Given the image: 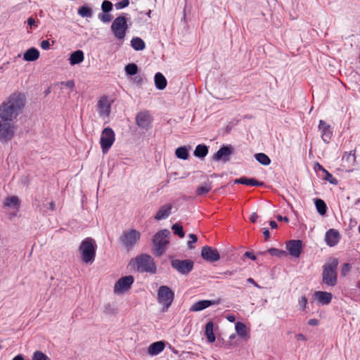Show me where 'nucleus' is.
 Returning <instances> with one entry per match:
<instances>
[{
  "instance_id": "b1692460",
  "label": "nucleus",
  "mask_w": 360,
  "mask_h": 360,
  "mask_svg": "<svg viewBox=\"0 0 360 360\" xmlns=\"http://www.w3.org/2000/svg\"><path fill=\"white\" fill-rule=\"evenodd\" d=\"M235 184H240L250 186H260L263 185V182L258 181L255 179H249L245 176L240 177L234 180Z\"/></svg>"
},
{
  "instance_id": "603ef678",
  "label": "nucleus",
  "mask_w": 360,
  "mask_h": 360,
  "mask_svg": "<svg viewBox=\"0 0 360 360\" xmlns=\"http://www.w3.org/2000/svg\"><path fill=\"white\" fill-rule=\"evenodd\" d=\"M244 257L251 259L252 260H256L257 257L252 252L247 251L244 253Z\"/></svg>"
},
{
  "instance_id": "69168bd1",
  "label": "nucleus",
  "mask_w": 360,
  "mask_h": 360,
  "mask_svg": "<svg viewBox=\"0 0 360 360\" xmlns=\"http://www.w3.org/2000/svg\"><path fill=\"white\" fill-rule=\"evenodd\" d=\"M12 360H24V357L22 354L15 356Z\"/></svg>"
},
{
  "instance_id": "4468645a",
  "label": "nucleus",
  "mask_w": 360,
  "mask_h": 360,
  "mask_svg": "<svg viewBox=\"0 0 360 360\" xmlns=\"http://www.w3.org/2000/svg\"><path fill=\"white\" fill-rule=\"evenodd\" d=\"M97 110L100 117H108L111 110V103L109 101L108 96H103L100 98L97 103Z\"/></svg>"
},
{
  "instance_id": "a878e982",
  "label": "nucleus",
  "mask_w": 360,
  "mask_h": 360,
  "mask_svg": "<svg viewBox=\"0 0 360 360\" xmlns=\"http://www.w3.org/2000/svg\"><path fill=\"white\" fill-rule=\"evenodd\" d=\"M165 349V343L162 341L155 342L151 344L148 349V352L150 355H157L160 354Z\"/></svg>"
},
{
  "instance_id": "79ce46f5",
  "label": "nucleus",
  "mask_w": 360,
  "mask_h": 360,
  "mask_svg": "<svg viewBox=\"0 0 360 360\" xmlns=\"http://www.w3.org/2000/svg\"><path fill=\"white\" fill-rule=\"evenodd\" d=\"M101 9L103 13H109L112 10V4L109 1L105 0L102 3Z\"/></svg>"
},
{
  "instance_id": "a211bd4d",
  "label": "nucleus",
  "mask_w": 360,
  "mask_h": 360,
  "mask_svg": "<svg viewBox=\"0 0 360 360\" xmlns=\"http://www.w3.org/2000/svg\"><path fill=\"white\" fill-rule=\"evenodd\" d=\"M341 238L339 231L334 229H329L325 235V241L330 247L336 245Z\"/></svg>"
},
{
  "instance_id": "5fc2aeb1",
  "label": "nucleus",
  "mask_w": 360,
  "mask_h": 360,
  "mask_svg": "<svg viewBox=\"0 0 360 360\" xmlns=\"http://www.w3.org/2000/svg\"><path fill=\"white\" fill-rule=\"evenodd\" d=\"M258 218V216L257 214V213L254 212L252 213L250 217V221L251 223H256L257 222V219Z\"/></svg>"
},
{
  "instance_id": "338daca9",
  "label": "nucleus",
  "mask_w": 360,
  "mask_h": 360,
  "mask_svg": "<svg viewBox=\"0 0 360 360\" xmlns=\"http://www.w3.org/2000/svg\"><path fill=\"white\" fill-rule=\"evenodd\" d=\"M49 208L51 210H54L55 209V204L53 202H51L49 203Z\"/></svg>"
},
{
  "instance_id": "37998d69",
  "label": "nucleus",
  "mask_w": 360,
  "mask_h": 360,
  "mask_svg": "<svg viewBox=\"0 0 360 360\" xmlns=\"http://www.w3.org/2000/svg\"><path fill=\"white\" fill-rule=\"evenodd\" d=\"M326 174V176L324 177V179L330 184L333 185H337L338 184V181L336 178H335L330 172H328L327 170L324 172Z\"/></svg>"
},
{
  "instance_id": "20e7f679",
  "label": "nucleus",
  "mask_w": 360,
  "mask_h": 360,
  "mask_svg": "<svg viewBox=\"0 0 360 360\" xmlns=\"http://www.w3.org/2000/svg\"><path fill=\"white\" fill-rule=\"evenodd\" d=\"M338 263L337 258H330L322 267V283L327 286L333 287L337 285Z\"/></svg>"
},
{
  "instance_id": "72a5a7b5",
  "label": "nucleus",
  "mask_w": 360,
  "mask_h": 360,
  "mask_svg": "<svg viewBox=\"0 0 360 360\" xmlns=\"http://www.w3.org/2000/svg\"><path fill=\"white\" fill-rule=\"evenodd\" d=\"M175 155L181 160H187L189 157L188 151L186 146H181L176 148Z\"/></svg>"
},
{
  "instance_id": "680f3d73",
  "label": "nucleus",
  "mask_w": 360,
  "mask_h": 360,
  "mask_svg": "<svg viewBox=\"0 0 360 360\" xmlns=\"http://www.w3.org/2000/svg\"><path fill=\"white\" fill-rule=\"evenodd\" d=\"M226 319L230 322H234L236 321V317L234 315H229L226 316Z\"/></svg>"
},
{
  "instance_id": "1a4fd4ad",
  "label": "nucleus",
  "mask_w": 360,
  "mask_h": 360,
  "mask_svg": "<svg viewBox=\"0 0 360 360\" xmlns=\"http://www.w3.org/2000/svg\"><path fill=\"white\" fill-rule=\"evenodd\" d=\"M111 30L117 39H123L127 30V18L122 15L117 17L111 25Z\"/></svg>"
},
{
  "instance_id": "4d7b16f0",
  "label": "nucleus",
  "mask_w": 360,
  "mask_h": 360,
  "mask_svg": "<svg viewBox=\"0 0 360 360\" xmlns=\"http://www.w3.org/2000/svg\"><path fill=\"white\" fill-rule=\"evenodd\" d=\"M295 338L297 340H302V341L307 340V338H305V336L302 333H299V334L296 335Z\"/></svg>"
},
{
  "instance_id": "13d9d810",
  "label": "nucleus",
  "mask_w": 360,
  "mask_h": 360,
  "mask_svg": "<svg viewBox=\"0 0 360 360\" xmlns=\"http://www.w3.org/2000/svg\"><path fill=\"white\" fill-rule=\"evenodd\" d=\"M263 234L264 236L265 240H267L270 237V233L268 229H265L263 231Z\"/></svg>"
},
{
  "instance_id": "864d4df0",
  "label": "nucleus",
  "mask_w": 360,
  "mask_h": 360,
  "mask_svg": "<svg viewBox=\"0 0 360 360\" xmlns=\"http://www.w3.org/2000/svg\"><path fill=\"white\" fill-rule=\"evenodd\" d=\"M63 84H64L68 88L72 89L75 86V82L72 80H69L66 82H63Z\"/></svg>"
},
{
  "instance_id": "f257e3e1",
  "label": "nucleus",
  "mask_w": 360,
  "mask_h": 360,
  "mask_svg": "<svg viewBox=\"0 0 360 360\" xmlns=\"http://www.w3.org/2000/svg\"><path fill=\"white\" fill-rule=\"evenodd\" d=\"M25 105V96L15 92L0 104V115L13 121L22 113Z\"/></svg>"
},
{
  "instance_id": "09e8293b",
  "label": "nucleus",
  "mask_w": 360,
  "mask_h": 360,
  "mask_svg": "<svg viewBox=\"0 0 360 360\" xmlns=\"http://www.w3.org/2000/svg\"><path fill=\"white\" fill-rule=\"evenodd\" d=\"M307 304V298L305 296H302L299 299V304L304 309Z\"/></svg>"
},
{
  "instance_id": "cd10ccee",
  "label": "nucleus",
  "mask_w": 360,
  "mask_h": 360,
  "mask_svg": "<svg viewBox=\"0 0 360 360\" xmlns=\"http://www.w3.org/2000/svg\"><path fill=\"white\" fill-rule=\"evenodd\" d=\"M39 57V51L35 48L28 49L23 56V58L26 61H34Z\"/></svg>"
},
{
  "instance_id": "7ed1b4c3",
  "label": "nucleus",
  "mask_w": 360,
  "mask_h": 360,
  "mask_svg": "<svg viewBox=\"0 0 360 360\" xmlns=\"http://www.w3.org/2000/svg\"><path fill=\"white\" fill-rule=\"evenodd\" d=\"M97 244L96 240L87 237L84 238L79 246V252L83 263L91 264L96 259Z\"/></svg>"
},
{
  "instance_id": "393cba45",
  "label": "nucleus",
  "mask_w": 360,
  "mask_h": 360,
  "mask_svg": "<svg viewBox=\"0 0 360 360\" xmlns=\"http://www.w3.org/2000/svg\"><path fill=\"white\" fill-rule=\"evenodd\" d=\"M84 59V53L81 50L74 51L70 54L69 60L71 65L81 63Z\"/></svg>"
},
{
  "instance_id": "e2e57ef3",
  "label": "nucleus",
  "mask_w": 360,
  "mask_h": 360,
  "mask_svg": "<svg viewBox=\"0 0 360 360\" xmlns=\"http://www.w3.org/2000/svg\"><path fill=\"white\" fill-rule=\"evenodd\" d=\"M35 23V20H34V18H29L27 19V24L30 25V26H32Z\"/></svg>"
},
{
  "instance_id": "2f4dec72",
  "label": "nucleus",
  "mask_w": 360,
  "mask_h": 360,
  "mask_svg": "<svg viewBox=\"0 0 360 360\" xmlns=\"http://www.w3.org/2000/svg\"><path fill=\"white\" fill-rule=\"evenodd\" d=\"M214 323L212 321H209L205 326V335L207 341L210 343H212L215 341V335L213 333Z\"/></svg>"
},
{
  "instance_id": "0e129e2a",
  "label": "nucleus",
  "mask_w": 360,
  "mask_h": 360,
  "mask_svg": "<svg viewBox=\"0 0 360 360\" xmlns=\"http://www.w3.org/2000/svg\"><path fill=\"white\" fill-rule=\"evenodd\" d=\"M189 237L191 238V240H192L191 242L192 243H195L197 241V240H198V238H197V236L195 234H192L191 233V234L189 235Z\"/></svg>"
},
{
  "instance_id": "49530a36",
  "label": "nucleus",
  "mask_w": 360,
  "mask_h": 360,
  "mask_svg": "<svg viewBox=\"0 0 360 360\" xmlns=\"http://www.w3.org/2000/svg\"><path fill=\"white\" fill-rule=\"evenodd\" d=\"M129 4V0H122L117 3L115 4V6L116 9H122L127 6H128Z\"/></svg>"
},
{
  "instance_id": "c9c22d12",
  "label": "nucleus",
  "mask_w": 360,
  "mask_h": 360,
  "mask_svg": "<svg viewBox=\"0 0 360 360\" xmlns=\"http://www.w3.org/2000/svg\"><path fill=\"white\" fill-rule=\"evenodd\" d=\"M315 205L318 212L320 214L323 215L326 214L327 211V206L326 202L323 200L316 199L315 201Z\"/></svg>"
},
{
  "instance_id": "2eb2a0df",
  "label": "nucleus",
  "mask_w": 360,
  "mask_h": 360,
  "mask_svg": "<svg viewBox=\"0 0 360 360\" xmlns=\"http://www.w3.org/2000/svg\"><path fill=\"white\" fill-rule=\"evenodd\" d=\"M289 254L294 257H299L302 251V242L300 240H291L286 243Z\"/></svg>"
},
{
  "instance_id": "f03ea898",
  "label": "nucleus",
  "mask_w": 360,
  "mask_h": 360,
  "mask_svg": "<svg viewBox=\"0 0 360 360\" xmlns=\"http://www.w3.org/2000/svg\"><path fill=\"white\" fill-rule=\"evenodd\" d=\"M134 269L141 273H150L155 274L157 272V266L154 259L148 254H141L132 259L130 262Z\"/></svg>"
},
{
  "instance_id": "bf43d9fd",
  "label": "nucleus",
  "mask_w": 360,
  "mask_h": 360,
  "mask_svg": "<svg viewBox=\"0 0 360 360\" xmlns=\"http://www.w3.org/2000/svg\"><path fill=\"white\" fill-rule=\"evenodd\" d=\"M247 282L254 285L255 287L259 288V285L255 281V280L252 278H249L247 279Z\"/></svg>"
},
{
  "instance_id": "3c124183",
  "label": "nucleus",
  "mask_w": 360,
  "mask_h": 360,
  "mask_svg": "<svg viewBox=\"0 0 360 360\" xmlns=\"http://www.w3.org/2000/svg\"><path fill=\"white\" fill-rule=\"evenodd\" d=\"M277 221L278 222H284V223H289V219L287 217H282L280 214H278L276 216Z\"/></svg>"
},
{
  "instance_id": "0eeeda50",
  "label": "nucleus",
  "mask_w": 360,
  "mask_h": 360,
  "mask_svg": "<svg viewBox=\"0 0 360 360\" xmlns=\"http://www.w3.org/2000/svg\"><path fill=\"white\" fill-rule=\"evenodd\" d=\"M174 299V292L167 285H161L158 290V300L163 307L162 311H166Z\"/></svg>"
},
{
  "instance_id": "e433bc0d",
  "label": "nucleus",
  "mask_w": 360,
  "mask_h": 360,
  "mask_svg": "<svg viewBox=\"0 0 360 360\" xmlns=\"http://www.w3.org/2000/svg\"><path fill=\"white\" fill-rule=\"evenodd\" d=\"M212 189L211 184L210 183H205L196 189L197 195H204L209 193Z\"/></svg>"
},
{
  "instance_id": "de8ad7c7",
  "label": "nucleus",
  "mask_w": 360,
  "mask_h": 360,
  "mask_svg": "<svg viewBox=\"0 0 360 360\" xmlns=\"http://www.w3.org/2000/svg\"><path fill=\"white\" fill-rule=\"evenodd\" d=\"M183 227L184 226H172L174 234L179 236L180 238H183L184 236Z\"/></svg>"
},
{
  "instance_id": "dca6fc26",
  "label": "nucleus",
  "mask_w": 360,
  "mask_h": 360,
  "mask_svg": "<svg viewBox=\"0 0 360 360\" xmlns=\"http://www.w3.org/2000/svg\"><path fill=\"white\" fill-rule=\"evenodd\" d=\"M201 256L204 259L211 262H217L220 259L217 250L209 246H204L202 248Z\"/></svg>"
},
{
  "instance_id": "7c9ffc66",
  "label": "nucleus",
  "mask_w": 360,
  "mask_h": 360,
  "mask_svg": "<svg viewBox=\"0 0 360 360\" xmlns=\"http://www.w3.org/2000/svg\"><path fill=\"white\" fill-rule=\"evenodd\" d=\"M208 153V147L205 144L198 145L193 152V155L199 158H204Z\"/></svg>"
},
{
  "instance_id": "6ab92c4d",
  "label": "nucleus",
  "mask_w": 360,
  "mask_h": 360,
  "mask_svg": "<svg viewBox=\"0 0 360 360\" xmlns=\"http://www.w3.org/2000/svg\"><path fill=\"white\" fill-rule=\"evenodd\" d=\"M319 130L321 133V138L326 143H328L332 136V131L330 126L325 121L320 120L319 124Z\"/></svg>"
},
{
  "instance_id": "39448f33",
  "label": "nucleus",
  "mask_w": 360,
  "mask_h": 360,
  "mask_svg": "<svg viewBox=\"0 0 360 360\" xmlns=\"http://www.w3.org/2000/svg\"><path fill=\"white\" fill-rule=\"evenodd\" d=\"M169 236L170 231L167 229H163L153 236V253L155 256L161 257L164 254L166 245L169 243Z\"/></svg>"
},
{
  "instance_id": "58836bf2",
  "label": "nucleus",
  "mask_w": 360,
  "mask_h": 360,
  "mask_svg": "<svg viewBox=\"0 0 360 360\" xmlns=\"http://www.w3.org/2000/svg\"><path fill=\"white\" fill-rule=\"evenodd\" d=\"M125 71L129 75H135L138 72V67L134 63H129L125 66Z\"/></svg>"
},
{
  "instance_id": "f3484780",
  "label": "nucleus",
  "mask_w": 360,
  "mask_h": 360,
  "mask_svg": "<svg viewBox=\"0 0 360 360\" xmlns=\"http://www.w3.org/2000/svg\"><path fill=\"white\" fill-rule=\"evenodd\" d=\"M151 122L152 118L148 111H141L136 115V123L139 127L147 129L150 127Z\"/></svg>"
},
{
  "instance_id": "423d86ee",
  "label": "nucleus",
  "mask_w": 360,
  "mask_h": 360,
  "mask_svg": "<svg viewBox=\"0 0 360 360\" xmlns=\"http://www.w3.org/2000/svg\"><path fill=\"white\" fill-rule=\"evenodd\" d=\"M16 127L13 120L0 115V141H11L15 134Z\"/></svg>"
},
{
  "instance_id": "473e14b6",
  "label": "nucleus",
  "mask_w": 360,
  "mask_h": 360,
  "mask_svg": "<svg viewBox=\"0 0 360 360\" xmlns=\"http://www.w3.org/2000/svg\"><path fill=\"white\" fill-rule=\"evenodd\" d=\"M131 45L136 51H142L146 47L145 42L139 37H134L131 41Z\"/></svg>"
},
{
  "instance_id": "8fccbe9b",
  "label": "nucleus",
  "mask_w": 360,
  "mask_h": 360,
  "mask_svg": "<svg viewBox=\"0 0 360 360\" xmlns=\"http://www.w3.org/2000/svg\"><path fill=\"white\" fill-rule=\"evenodd\" d=\"M40 46L44 50H48L50 48V43L49 40H43L41 42Z\"/></svg>"
},
{
  "instance_id": "9d476101",
  "label": "nucleus",
  "mask_w": 360,
  "mask_h": 360,
  "mask_svg": "<svg viewBox=\"0 0 360 360\" xmlns=\"http://www.w3.org/2000/svg\"><path fill=\"white\" fill-rule=\"evenodd\" d=\"M115 140V134L114 131L110 128H105L101 135L100 144L102 152L107 153L111 148Z\"/></svg>"
},
{
  "instance_id": "c85d7f7f",
  "label": "nucleus",
  "mask_w": 360,
  "mask_h": 360,
  "mask_svg": "<svg viewBox=\"0 0 360 360\" xmlns=\"http://www.w3.org/2000/svg\"><path fill=\"white\" fill-rule=\"evenodd\" d=\"M342 160H345L347 162L348 167L355 166L356 162L355 150L349 153H345L342 156Z\"/></svg>"
},
{
  "instance_id": "bb28decb",
  "label": "nucleus",
  "mask_w": 360,
  "mask_h": 360,
  "mask_svg": "<svg viewBox=\"0 0 360 360\" xmlns=\"http://www.w3.org/2000/svg\"><path fill=\"white\" fill-rule=\"evenodd\" d=\"M155 84L158 89L163 90L167 86V79L161 72H157L155 75Z\"/></svg>"
},
{
  "instance_id": "412c9836",
  "label": "nucleus",
  "mask_w": 360,
  "mask_h": 360,
  "mask_svg": "<svg viewBox=\"0 0 360 360\" xmlns=\"http://www.w3.org/2000/svg\"><path fill=\"white\" fill-rule=\"evenodd\" d=\"M20 200L17 196L13 195L5 198L4 201V207L13 210L18 212L20 209Z\"/></svg>"
},
{
  "instance_id": "c756f323",
  "label": "nucleus",
  "mask_w": 360,
  "mask_h": 360,
  "mask_svg": "<svg viewBox=\"0 0 360 360\" xmlns=\"http://www.w3.org/2000/svg\"><path fill=\"white\" fill-rule=\"evenodd\" d=\"M172 210V206L170 205H165L160 207L159 211L157 212L155 215V219H162L167 218Z\"/></svg>"
},
{
  "instance_id": "f704fd0d",
  "label": "nucleus",
  "mask_w": 360,
  "mask_h": 360,
  "mask_svg": "<svg viewBox=\"0 0 360 360\" xmlns=\"http://www.w3.org/2000/svg\"><path fill=\"white\" fill-rule=\"evenodd\" d=\"M255 159L262 165L267 166L271 163V160L265 153H259L255 155Z\"/></svg>"
},
{
  "instance_id": "4be33fe9",
  "label": "nucleus",
  "mask_w": 360,
  "mask_h": 360,
  "mask_svg": "<svg viewBox=\"0 0 360 360\" xmlns=\"http://www.w3.org/2000/svg\"><path fill=\"white\" fill-rule=\"evenodd\" d=\"M314 295L319 303L322 305L328 304L331 302L333 297L330 292L325 291H316L314 292Z\"/></svg>"
},
{
  "instance_id": "ea45409f",
  "label": "nucleus",
  "mask_w": 360,
  "mask_h": 360,
  "mask_svg": "<svg viewBox=\"0 0 360 360\" xmlns=\"http://www.w3.org/2000/svg\"><path fill=\"white\" fill-rule=\"evenodd\" d=\"M271 256H276L278 257H281L284 255H286V252L283 250L277 249V248H270L267 251Z\"/></svg>"
},
{
  "instance_id": "774afa93",
  "label": "nucleus",
  "mask_w": 360,
  "mask_h": 360,
  "mask_svg": "<svg viewBox=\"0 0 360 360\" xmlns=\"http://www.w3.org/2000/svg\"><path fill=\"white\" fill-rule=\"evenodd\" d=\"M224 274L225 276H231L233 274V271H226L224 273Z\"/></svg>"
},
{
  "instance_id": "4c0bfd02",
  "label": "nucleus",
  "mask_w": 360,
  "mask_h": 360,
  "mask_svg": "<svg viewBox=\"0 0 360 360\" xmlns=\"http://www.w3.org/2000/svg\"><path fill=\"white\" fill-rule=\"evenodd\" d=\"M78 14L83 18H90L92 16V10L91 8L84 6L78 9Z\"/></svg>"
},
{
  "instance_id": "6e6552de",
  "label": "nucleus",
  "mask_w": 360,
  "mask_h": 360,
  "mask_svg": "<svg viewBox=\"0 0 360 360\" xmlns=\"http://www.w3.org/2000/svg\"><path fill=\"white\" fill-rule=\"evenodd\" d=\"M141 234L135 229H130L124 231L121 236L120 240L129 251L133 248L137 241L140 239Z\"/></svg>"
},
{
  "instance_id": "5701e85b",
  "label": "nucleus",
  "mask_w": 360,
  "mask_h": 360,
  "mask_svg": "<svg viewBox=\"0 0 360 360\" xmlns=\"http://www.w3.org/2000/svg\"><path fill=\"white\" fill-rule=\"evenodd\" d=\"M235 329L237 334L242 338L248 340L250 338V332L246 326L240 321L235 324Z\"/></svg>"
},
{
  "instance_id": "a18cd8bd",
  "label": "nucleus",
  "mask_w": 360,
  "mask_h": 360,
  "mask_svg": "<svg viewBox=\"0 0 360 360\" xmlns=\"http://www.w3.org/2000/svg\"><path fill=\"white\" fill-rule=\"evenodd\" d=\"M351 264L349 263H345L341 268V275L345 276L351 270Z\"/></svg>"
},
{
  "instance_id": "ddd939ff",
  "label": "nucleus",
  "mask_w": 360,
  "mask_h": 360,
  "mask_svg": "<svg viewBox=\"0 0 360 360\" xmlns=\"http://www.w3.org/2000/svg\"><path fill=\"white\" fill-rule=\"evenodd\" d=\"M233 152L234 148L231 145L223 146L213 155L212 159L214 161H223L224 162H226L229 161V158Z\"/></svg>"
},
{
  "instance_id": "6e6d98bb",
  "label": "nucleus",
  "mask_w": 360,
  "mask_h": 360,
  "mask_svg": "<svg viewBox=\"0 0 360 360\" xmlns=\"http://www.w3.org/2000/svg\"><path fill=\"white\" fill-rule=\"evenodd\" d=\"M309 325L310 326H317L319 324V321L316 319H311L308 321Z\"/></svg>"
},
{
  "instance_id": "aec40b11",
  "label": "nucleus",
  "mask_w": 360,
  "mask_h": 360,
  "mask_svg": "<svg viewBox=\"0 0 360 360\" xmlns=\"http://www.w3.org/2000/svg\"><path fill=\"white\" fill-rule=\"evenodd\" d=\"M219 301H214V300H200L196 302H195L191 307L190 308V311H199L201 310H203L212 305L218 304Z\"/></svg>"
},
{
  "instance_id": "9b49d317",
  "label": "nucleus",
  "mask_w": 360,
  "mask_h": 360,
  "mask_svg": "<svg viewBox=\"0 0 360 360\" xmlns=\"http://www.w3.org/2000/svg\"><path fill=\"white\" fill-rule=\"evenodd\" d=\"M171 266L182 275H188L193 269L194 263L191 259H172Z\"/></svg>"
},
{
  "instance_id": "052dcab7",
  "label": "nucleus",
  "mask_w": 360,
  "mask_h": 360,
  "mask_svg": "<svg viewBox=\"0 0 360 360\" xmlns=\"http://www.w3.org/2000/svg\"><path fill=\"white\" fill-rule=\"evenodd\" d=\"M134 80H135V82H136L137 84H142V82H143V78H142V77H141V76H136V77H135Z\"/></svg>"
},
{
  "instance_id": "c03bdc74",
  "label": "nucleus",
  "mask_w": 360,
  "mask_h": 360,
  "mask_svg": "<svg viewBox=\"0 0 360 360\" xmlns=\"http://www.w3.org/2000/svg\"><path fill=\"white\" fill-rule=\"evenodd\" d=\"M98 18L103 22H110L112 19V16L109 14L108 13H102L98 14Z\"/></svg>"
},
{
  "instance_id": "f8f14e48",
  "label": "nucleus",
  "mask_w": 360,
  "mask_h": 360,
  "mask_svg": "<svg viewBox=\"0 0 360 360\" xmlns=\"http://www.w3.org/2000/svg\"><path fill=\"white\" fill-rule=\"evenodd\" d=\"M134 281L132 276H126L120 278L114 285V292L116 294L124 293L129 290Z\"/></svg>"
},
{
  "instance_id": "a19ab883",
  "label": "nucleus",
  "mask_w": 360,
  "mask_h": 360,
  "mask_svg": "<svg viewBox=\"0 0 360 360\" xmlns=\"http://www.w3.org/2000/svg\"><path fill=\"white\" fill-rule=\"evenodd\" d=\"M32 360H49V357L41 351H36L32 356Z\"/></svg>"
}]
</instances>
